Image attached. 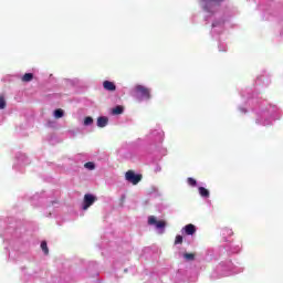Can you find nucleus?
<instances>
[{"instance_id":"aec40b11","label":"nucleus","mask_w":283,"mask_h":283,"mask_svg":"<svg viewBox=\"0 0 283 283\" xmlns=\"http://www.w3.org/2000/svg\"><path fill=\"white\" fill-rule=\"evenodd\" d=\"M216 25H217L216 23H212V28H216Z\"/></svg>"},{"instance_id":"9b49d317","label":"nucleus","mask_w":283,"mask_h":283,"mask_svg":"<svg viewBox=\"0 0 283 283\" xmlns=\"http://www.w3.org/2000/svg\"><path fill=\"white\" fill-rule=\"evenodd\" d=\"M184 258L185 260H187V262H193V260H196V253H184Z\"/></svg>"},{"instance_id":"f8f14e48","label":"nucleus","mask_w":283,"mask_h":283,"mask_svg":"<svg viewBox=\"0 0 283 283\" xmlns=\"http://www.w3.org/2000/svg\"><path fill=\"white\" fill-rule=\"evenodd\" d=\"M41 249H42L44 255H49L50 254V249H48V242L46 241H42L41 242Z\"/></svg>"},{"instance_id":"7ed1b4c3","label":"nucleus","mask_w":283,"mask_h":283,"mask_svg":"<svg viewBox=\"0 0 283 283\" xmlns=\"http://www.w3.org/2000/svg\"><path fill=\"white\" fill-rule=\"evenodd\" d=\"M96 200H98V198L92 193L84 195V199H83V203H82L83 211H87V209L90 207H92V205H94V202H96Z\"/></svg>"},{"instance_id":"6ab92c4d","label":"nucleus","mask_w":283,"mask_h":283,"mask_svg":"<svg viewBox=\"0 0 283 283\" xmlns=\"http://www.w3.org/2000/svg\"><path fill=\"white\" fill-rule=\"evenodd\" d=\"M182 242H184L182 235L178 234L175 238V244H182Z\"/></svg>"},{"instance_id":"423d86ee","label":"nucleus","mask_w":283,"mask_h":283,"mask_svg":"<svg viewBox=\"0 0 283 283\" xmlns=\"http://www.w3.org/2000/svg\"><path fill=\"white\" fill-rule=\"evenodd\" d=\"M182 231H185L186 235H193L197 231L196 226H193L192 223L187 224L182 228Z\"/></svg>"},{"instance_id":"6e6552de","label":"nucleus","mask_w":283,"mask_h":283,"mask_svg":"<svg viewBox=\"0 0 283 283\" xmlns=\"http://www.w3.org/2000/svg\"><path fill=\"white\" fill-rule=\"evenodd\" d=\"M108 123H109V118L105 116H101L97 118V127H107Z\"/></svg>"},{"instance_id":"20e7f679","label":"nucleus","mask_w":283,"mask_h":283,"mask_svg":"<svg viewBox=\"0 0 283 283\" xmlns=\"http://www.w3.org/2000/svg\"><path fill=\"white\" fill-rule=\"evenodd\" d=\"M125 178L128 182H132V185H138L143 180V175H136L134 170H128L125 174Z\"/></svg>"},{"instance_id":"4468645a","label":"nucleus","mask_w":283,"mask_h":283,"mask_svg":"<svg viewBox=\"0 0 283 283\" xmlns=\"http://www.w3.org/2000/svg\"><path fill=\"white\" fill-rule=\"evenodd\" d=\"M7 105L6 97L0 95V109H6Z\"/></svg>"},{"instance_id":"a211bd4d","label":"nucleus","mask_w":283,"mask_h":283,"mask_svg":"<svg viewBox=\"0 0 283 283\" xmlns=\"http://www.w3.org/2000/svg\"><path fill=\"white\" fill-rule=\"evenodd\" d=\"M92 123H94V118L90 116L84 118V125H92Z\"/></svg>"},{"instance_id":"0eeeda50","label":"nucleus","mask_w":283,"mask_h":283,"mask_svg":"<svg viewBox=\"0 0 283 283\" xmlns=\"http://www.w3.org/2000/svg\"><path fill=\"white\" fill-rule=\"evenodd\" d=\"M103 87L106 90V92H116V84H114V82L104 81Z\"/></svg>"},{"instance_id":"f3484780","label":"nucleus","mask_w":283,"mask_h":283,"mask_svg":"<svg viewBox=\"0 0 283 283\" xmlns=\"http://www.w3.org/2000/svg\"><path fill=\"white\" fill-rule=\"evenodd\" d=\"M187 182H188V185H190V187H196V185H198V181H196V179H193L191 177H189L187 179Z\"/></svg>"},{"instance_id":"ddd939ff","label":"nucleus","mask_w":283,"mask_h":283,"mask_svg":"<svg viewBox=\"0 0 283 283\" xmlns=\"http://www.w3.org/2000/svg\"><path fill=\"white\" fill-rule=\"evenodd\" d=\"M64 114L63 109L57 108L54 111V118H63Z\"/></svg>"},{"instance_id":"2eb2a0df","label":"nucleus","mask_w":283,"mask_h":283,"mask_svg":"<svg viewBox=\"0 0 283 283\" xmlns=\"http://www.w3.org/2000/svg\"><path fill=\"white\" fill-rule=\"evenodd\" d=\"M85 169H90V171H93V169H96V165H94V163L88 161L86 164H84Z\"/></svg>"},{"instance_id":"f257e3e1","label":"nucleus","mask_w":283,"mask_h":283,"mask_svg":"<svg viewBox=\"0 0 283 283\" xmlns=\"http://www.w3.org/2000/svg\"><path fill=\"white\" fill-rule=\"evenodd\" d=\"M135 96L140 101H149L151 98V88L137 84L133 90Z\"/></svg>"},{"instance_id":"39448f33","label":"nucleus","mask_w":283,"mask_h":283,"mask_svg":"<svg viewBox=\"0 0 283 283\" xmlns=\"http://www.w3.org/2000/svg\"><path fill=\"white\" fill-rule=\"evenodd\" d=\"M148 224L155 226L156 229H165V227H167V222H165L164 220L158 221L154 216H150L148 218Z\"/></svg>"},{"instance_id":"9d476101","label":"nucleus","mask_w":283,"mask_h":283,"mask_svg":"<svg viewBox=\"0 0 283 283\" xmlns=\"http://www.w3.org/2000/svg\"><path fill=\"white\" fill-rule=\"evenodd\" d=\"M199 193L201 198H209V190L205 187H199Z\"/></svg>"},{"instance_id":"dca6fc26","label":"nucleus","mask_w":283,"mask_h":283,"mask_svg":"<svg viewBox=\"0 0 283 283\" xmlns=\"http://www.w3.org/2000/svg\"><path fill=\"white\" fill-rule=\"evenodd\" d=\"M124 109L125 108L123 106H116L115 108H113V114L115 115L123 114Z\"/></svg>"},{"instance_id":"1a4fd4ad","label":"nucleus","mask_w":283,"mask_h":283,"mask_svg":"<svg viewBox=\"0 0 283 283\" xmlns=\"http://www.w3.org/2000/svg\"><path fill=\"white\" fill-rule=\"evenodd\" d=\"M32 78H34V74H32V73H25V74L22 76V82H23V83H30V81H32Z\"/></svg>"},{"instance_id":"f03ea898","label":"nucleus","mask_w":283,"mask_h":283,"mask_svg":"<svg viewBox=\"0 0 283 283\" xmlns=\"http://www.w3.org/2000/svg\"><path fill=\"white\" fill-rule=\"evenodd\" d=\"M224 0H200V6L205 12L213 13L216 8L220 6Z\"/></svg>"}]
</instances>
